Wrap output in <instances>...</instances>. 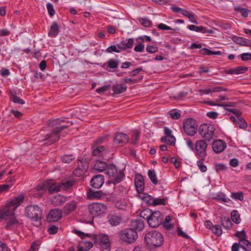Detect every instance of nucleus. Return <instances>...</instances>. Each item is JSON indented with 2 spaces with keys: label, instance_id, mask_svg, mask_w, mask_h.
<instances>
[{
  "label": "nucleus",
  "instance_id": "1",
  "mask_svg": "<svg viewBox=\"0 0 251 251\" xmlns=\"http://www.w3.org/2000/svg\"><path fill=\"white\" fill-rule=\"evenodd\" d=\"M65 122L64 119H57L50 120L48 122L50 126H55L54 128L48 133L41 132L39 135L41 139L39 141L40 143L44 142L43 144L51 145L58 141L60 138L59 133L64 129L68 128L73 125V122L70 121L66 122V125H62Z\"/></svg>",
  "mask_w": 251,
  "mask_h": 251
},
{
  "label": "nucleus",
  "instance_id": "2",
  "mask_svg": "<svg viewBox=\"0 0 251 251\" xmlns=\"http://www.w3.org/2000/svg\"><path fill=\"white\" fill-rule=\"evenodd\" d=\"M24 199V197L21 195L11 200L5 207L0 211V220L5 219L8 215L11 214L22 203Z\"/></svg>",
  "mask_w": 251,
  "mask_h": 251
},
{
  "label": "nucleus",
  "instance_id": "3",
  "mask_svg": "<svg viewBox=\"0 0 251 251\" xmlns=\"http://www.w3.org/2000/svg\"><path fill=\"white\" fill-rule=\"evenodd\" d=\"M144 239L146 243L150 247H159L164 242L163 235L156 230L147 233Z\"/></svg>",
  "mask_w": 251,
  "mask_h": 251
},
{
  "label": "nucleus",
  "instance_id": "4",
  "mask_svg": "<svg viewBox=\"0 0 251 251\" xmlns=\"http://www.w3.org/2000/svg\"><path fill=\"white\" fill-rule=\"evenodd\" d=\"M25 214L33 221V224L35 226L38 227L41 225L42 211L38 206H26Z\"/></svg>",
  "mask_w": 251,
  "mask_h": 251
},
{
  "label": "nucleus",
  "instance_id": "5",
  "mask_svg": "<svg viewBox=\"0 0 251 251\" xmlns=\"http://www.w3.org/2000/svg\"><path fill=\"white\" fill-rule=\"evenodd\" d=\"M15 211V210L11 214L6 217H8L4 226L5 228L7 230H15L23 226V221L14 215Z\"/></svg>",
  "mask_w": 251,
  "mask_h": 251
},
{
  "label": "nucleus",
  "instance_id": "6",
  "mask_svg": "<svg viewBox=\"0 0 251 251\" xmlns=\"http://www.w3.org/2000/svg\"><path fill=\"white\" fill-rule=\"evenodd\" d=\"M119 237L123 242L131 244L138 238V234L136 231L133 230V228H129L121 230L119 233Z\"/></svg>",
  "mask_w": 251,
  "mask_h": 251
},
{
  "label": "nucleus",
  "instance_id": "7",
  "mask_svg": "<svg viewBox=\"0 0 251 251\" xmlns=\"http://www.w3.org/2000/svg\"><path fill=\"white\" fill-rule=\"evenodd\" d=\"M93 169L100 172L107 171L106 173H109L111 171L112 173H123L122 171H118L116 167L113 164L107 165L105 162L97 160L95 163Z\"/></svg>",
  "mask_w": 251,
  "mask_h": 251
},
{
  "label": "nucleus",
  "instance_id": "8",
  "mask_svg": "<svg viewBox=\"0 0 251 251\" xmlns=\"http://www.w3.org/2000/svg\"><path fill=\"white\" fill-rule=\"evenodd\" d=\"M215 128L210 124H203L201 125L199 129V132L201 137L207 141H210L213 139Z\"/></svg>",
  "mask_w": 251,
  "mask_h": 251
},
{
  "label": "nucleus",
  "instance_id": "9",
  "mask_svg": "<svg viewBox=\"0 0 251 251\" xmlns=\"http://www.w3.org/2000/svg\"><path fill=\"white\" fill-rule=\"evenodd\" d=\"M183 127L184 132L188 135L192 136L196 133L198 126L195 120L189 118L183 121Z\"/></svg>",
  "mask_w": 251,
  "mask_h": 251
},
{
  "label": "nucleus",
  "instance_id": "10",
  "mask_svg": "<svg viewBox=\"0 0 251 251\" xmlns=\"http://www.w3.org/2000/svg\"><path fill=\"white\" fill-rule=\"evenodd\" d=\"M207 143L203 140H199L196 141L195 145V151L196 155L202 159H204L207 155L206 149Z\"/></svg>",
  "mask_w": 251,
  "mask_h": 251
},
{
  "label": "nucleus",
  "instance_id": "11",
  "mask_svg": "<svg viewBox=\"0 0 251 251\" xmlns=\"http://www.w3.org/2000/svg\"><path fill=\"white\" fill-rule=\"evenodd\" d=\"M163 219V215L160 212L158 211L152 212L148 217V223L149 226L155 228L162 224Z\"/></svg>",
  "mask_w": 251,
  "mask_h": 251
},
{
  "label": "nucleus",
  "instance_id": "12",
  "mask_svg": "<svg viewBox=\"0 0 251 251\" xmlns=\"http://www.w3.org/2000/svg\"><path fill=\"white\" fill-rule=\"evenodd\" d=\"M88 209L91 215L98 216L106 211V206L100 203H93L88 206Z\"/></svg>",
  "mask_w": 251,
  "mask_h": 251
},
{
  "label": "nucleus",
  "instance_id": "13",
  "mask_svg": "<svg viewBox=\"0 0 251 251\" xmlns=\"http://www.w3.org/2000/svg\"><path fill=\"white\" fill-rule=\"evenodd\" d=\"M93 241L98 243L103 249H107L110 246L109 238L106 235H96L93 236Z\"/></svg>",
  "mask_w": 251,
  "mask_h": 251
},
{
  "label": "nucleus",
  "instance_id": "14",
  "mask_svg": "<svg viewBox=\"0 0 251 251\" xmlns=\"http://www.w3.org/2000/svg\"><path fill=\"white\" fill-rule=\"evenodd\" d=\"M63 212L60 209L51 210L47 217L48 220L50 222H56L60 220L62 217Z\"/></svg>",
  "mask_w": 251,
  "mask_h": 251
},
{
  "label": "nucleus",
  "instance_id": "15",
  "mask_svg": "<svg viewBox=\"0 0 251 251\" xmlns=\"http://www.w3.org/2000/svg\"><path fill=\"white\" fill-rule=\"evenodd\" d=\"M109 151L103 146H100L93 150V154L94 156L102 157L104 159L108 158V154H109Z\"/></svg>",
  "mask_w": 251,
  "mask_h": 251
},
{
  "label": "nucleus",
  "instance_id": "16",
  "mask_svg": "<svg viewBox=\"0 0 251 251\" xmlns=\"http://www.w3.org/2000/svg\"><path fill=\"white\" fill-rule=\"evenodd\" d=\"M134 183L138 194H142L144 190V180L141 174H137L135 176Z\"/></svg>",
  "mask_w": 251,
  "mask_h": 251
},
{
  "label": "nucleus",
  "instance_id": "17",
  "mask_svg": "<svg viewBox=\"0 0 251 251\" xmlns=\"http://www.w3.org/2000/svg\"><path fill=\"white\" fill-rule=\"evenodd\" d=\"M44 185L46 189L48 188L49 191L50 193L57 192L62 190L60 186V183L57 184V183L54 182L52 180L46 181L44 183Z\"/></svg>",
  "mask_w": 251,
  "mask_h": 251
},
{
  "label": "nucleus",
  "instance_id": "18",
  "mask_svg": "<svg viewBox=\"0 0 251 251\" xmlns=\"http://www.w3.org/2000/svg\"><path fill=\"white\" fill-rule=\"evenodd\" d=\"M226 142L221 140H217L212 144V149L216 153L222 152L226 148Z\"/></svg>",
  "mask_w": 251,
  "mask_h": 251
},
{
  "label": "nucleus",
  "instance_id": "19",
  "mask_svg": "<svg viewBox=\"0 0 251 251\" xmlns=\"http://www.w3.org/2000/svg\"><path fill=\"white\" fill-rule=\"evenodd\" d=\"M104 176L102 175H96L91 179V185L95 188L99 189L100 188L104 183Z\"/></svg>",
  "mask_w": 251,
  "mask_h": 251
},
{
  "label": "nucleus",
  "instance_id": "20",
  "mask_svg": "<svg viewBox=\"0 0 251 251\" xmlns=\"http://www.w3.org/2000/svg\"><path fill=\"white\" fill-rule=\"evenodd\" d=\"M77 207V202L75 201H72L67 203L63 208V213L68 215L75 211Z\"/></svg>",
  "mask_w": 251,
  "mask_h": 251
},
{
  "label": "nucleus",
  "instance_id": "21",
  "mask_svg": "<svg viewBox=\"0 0 251 251\" xmlns=\"http://www.w3.org/2000/svg\"><path fill=\"white\" fill-rule=\"evenodd\" d=\"M122 220L121 217L118 214H110L107 217L108 223L111 226H117L120 224Z\"/></svg>",
  "mask_w": 251,
  "mask_h": 251
},
{
  "label": "nucleus",
  "instance_id": "22",
  "mask_svg": "<svg viewBox=\"0 0 251 251\" xmlns=\"http://www.w3.org/2000/svg\"><path fill=\"white\" fill-rule=\"evenodd\" d=\"M128 137L126 134L120 133L116 136L114 141L115 143L123 146L128 142Z\"/></svg>",
  "mask_w": 251,
  "mask_h": 251
},
{
  "label": "nucleus",
  "instance_id": "23",
  "mask_svg": "<svg viewBox=\"0 0 251 251\" xmlns=\"http://www.w3.org/2000/svg\"><path fill=\"white\" fill-rule=\"evenodd\" d=\"M134 40L132 38H129L127 40L122 41L117 44L118 48L121 51L125 50L126 49H131L133 47Z\"/></svg>",
  "mask_w": 251,
  "mask_h": 251
},
{
  "label": "nucleus",
  "instance_id": "24",
  "mask_svg": "<svg viewBox=\"0 0 251 251\" xmlns=\"http://www.w3.org/2000/svg\"><path fill=\"white\" fill-rule=\"evenodd\" d=\"M232 39L234 42L240 46L251 47V40L249 39L236 36H233Z\"/></svg>",
  "mask_w": 251,
  "mask_h": 251
},
{
  "label": "nucleus",
  "instance_id": "25",
  "mask_svg": "<svg viewBox=\"0 0 251 251\" xmlns=\"http://www.w3.org/2000/svg\"><path fill=\"white\" fill-rule=\"evenodd\" d=\"M248 69V68L247 67H243V66H238L235 68L229 69L228 70H226L225 71V73L227 74H243L246 71H247Z\"/></svg>",
  "mask_w": 251,
  "mask_h": 251
},
{
  "label": "nucleus",
  "instance_id": "26",
  "mask_svg": "<svg viewBox=\"0 0 251 251\" xmlns=\"http://www.w3.org/2000/svg\"><path fill=\"white\" fill-rule=\"evenodd\" d=\"M130 228H133V230L135 231H141L144 227V222L140 220H132L130 224Z\"/></svg>",
  "mask_w": 251,
  "mask_h": 251
},
{
  "label": "nucleus",
  "instance_id": "27",
  "mask_svg": "<svg viewBox=\"0 0 251 251\" xmlns=\"http://www.w3.org/2000/svg\"><path fill=\"white\" fill-rule=\"evenodd\" d=\"M89 167L88 162L81 159H79L78 161V165L75 169L76 172L81 171L82 173H85L87 172Z\"/></svg>",
  "mask_w": 251,
  "mask_h": 251
},
{
  "label": "nucleus",
  "instance_id": "28",
  "mask_svg": "<svg viewBox=\"0 0 251 251\" xmlns=\"http://www.w3.org/2000/svg\"><path fill=\"white\" fill-rule=\"evenodd\" d=\"M103 193L101 191H94L91 189H89L87 193V199L89 200L99 199L101 198Z\"/></svg>",
  "mask_w": 251,
  "mask_h": 251
},
{
  "label": "nucleus",
  "instance_id": "29",
  "mask_svg": "<svg viewBox=\"0 0 251 251\" xmlns=\"http://www.w3.org/2000/svg\"><path fill=\"white\" fill-rule=\"evenodd\" d=\"M235 235L239 239V242L241 248L249 243V241L246 239V234L244 231H237Z\"/></svg>",
  "mask_w": 251,
  "mask_h": 251
},
{
  "label": "nucleus",
  "instance_id": "30",
  "mask_svg": "<svg viewBox=\"0 0 251 251\" xmlns=\"http://www.w3.org/2000/svg\"><path fill=\"white\" fill-rule=\"evenodd\" d=\"M59 31V25L56 22H53L50 26L48 35L50 37H55Z\"/></svg>",
  "mask_w": 251,
  "mask_h": 251
},
{
  "label": "nucleus",
  "instance_id": "31",
  "mask_svg": "<svg viewBox=\"0 0 251 251\" xmlns=\"http://www.w3.org/2000/svg\"><path fill=\"white\" fill-rule=\"evenodd\" d=\"M66 198L63 196L58 195L54 197L52 200V203L55 206H61L66 201Z\"/></svg>",
  "mask_w": 251,
  "mask_h": 251
},
{
  "label": "nucleus",
  "instance_id": "32",
  "mask_svg": "<svg viewBox=\"0 0 251 251\" xmlns=\"http://www.w3.org/2000/svg\"><path fill=\"white\" fill-rule=\"evenodd\" d=\"M119 62L118 60L113 59H109L107 62L105 64L107 66V70L109 71H111V69H115L118 68Z\"/></svg>",
  "mask_w": 251,
  "mask_h": 251
},
{
  "label": "nucleus",
  "instance_id": "33",
  "mask_svg": "<svg viewBox=\"0 0 251 251\" xmlns=\"http://www.w3.org/2000/svg\"><path fill=\"white\" fill-rule=\"evenodd\" d=\"M127 87L121 84H117L112 87V90L115 94H120L126 92Z\"/></svg>",
  "mask_w": 251,
  "mask_h": 251
},
{
  "label": "nucleus",
  "instance_id": "34",
  "mask_svg": "<svg viewBox=\"0 0 251 251\" xmlns=\"http://www.w3.org/2000/svg\"><path fill=\"white\" fill-rule=\"evenodd\" d=\"M115 175L113 176L110 180L108 181L109 183L116 184L120 182L125 177V174H114Z\"/></svg>",
  "mask_w": 251,
  "mask_h": 251
},
{
  "label": "nucleus",
  "instance_id": "35",
  "mask_svg": "<svg viewBox=\"0 0 251 251\" xmlns=\"http://www.w3.org/2000/svg\"><path fill=\"white\" fill-rule=\"evenodd\" d=\"M188 28L192 31H195L196 32H201L202 33H206L208 32L206 27H204L202 26H197L195 25H189L188 26ZM209 33H212L213 31L212 30H210L208 31Z\"/></svg>",
  "mask_w": 251,
  "mask_h": 251
},
{
  "label": "nucleus",
  "instance_id": "36",
  "mask_svg": "<svg viewBox=\"0 0 251 251\" xmlns=\"http://www.w3.org/2000/svg\"><path fill=\"white\" fill-rule=\"evenodd\" d=\"M221 222L222 226L226 229L231 228L232 224L228 217H224L221 218Z\"/></svg>",
  "mask_w": 251,
  "mask_h": 251
},
{
  "label": "nucleus",
  "instance_id": "37",
  "mask_svg": "<svg viewBox=\"0 0 251 251\" xmlns=\"http://www.w3.org/2000/svg\"><path fill=\"white\" fill-rule=\"evenodd\" d=\"M213 199L217 200L220 202H229L230 201V200L226 198L225 195L222 192L217 194Z\"/></svg>",
  "mask_w": 251,
  "mask_h": 251
},
{
  "label": "nucleus",
  "instance_id": "38",
  "mask_svg": "<svg viewBox=\"0 0 251 251\" xmlns=\"http://www.w3.org/2000/svg\"><path fill=\"white\" fill-rule=\"evenodd\" d=\"M182 15L187 17L191 22L196 24H198L197 21L195 19L194 15L192 13L189 12L188 11L185 10H182Z\"/></svg>",
  "mask_w": 251,
  "mask_h": 251
},
{
  "label": "nucleus",
  "instance_id": "39",
  "mask_svg": "<svg viewBox=\"0 0 251 251\" xmlns=\"http://www.w3.org/2000/svg\"><path fill=\"white\" fill-rule=\"evenodd\" d=\"M46 190V188L43 184L39 185L37 186L36 188V193H35V196L36 197H42L44 194V192Z\"/></svg>",
  "mask_w": 251,
  "mask_h": 251
},
{
  "label": "nucleus",
  "instance_id": "40",
  "mask_svg": "<svg viewBox=\"0 0 251 251\" xmlns=\"http://www.w3.org/2000/svg\"><path fill=\"white\" fill-rule=\"evenodd\" d=\"M161 142L167 144L172 145L175 144V138L174 136L163 137L161 139Z\"/></svg>",
  "mask_w": 251,
  "mask_h": 251
},
{
  "label": "nucleus",
  "instance_id": "41",
  "mask_svg": "<svg viewBox=\"0 0 251 251\" xmlns=\"http://www.w3.org/2000/svg\"><path fill=\"white\" fill-rule=\"evenodd\" d=\"M10 100L15 103L24 104H25V101L18 97L16 94H12L10 96Z\"/></svg>",
  "mask_w": 251,
  "mask_h": 251
},
{
  "label": "nucleus",
  "instance_id": "42",
  "mask_svg": "<svg viewBox=\"0 0 251 251\" xmlns=\"http://www.w3.org/2000/svg\"><path fill=\"white\" fill-rule=\"evenodd\" d=\"M142 78V77L140 79H132L130 78H125L122 79L121 82L123 83H126L129 84H133L134 83L139 82Z\"/></svg>",
  "mask_w": 251,
  "mask_h": 251
},
{
  "label": "nucleus",
  "instance_id": "43",
  "mask_svg": "<svg viewBox=\"0 0 251 251\" xmlns=\"http://www.w3.org/2000/svg\"><path fill=\"white\" fill-rule=\"evenodd\" d=\"M231 218L232 221L236 224H238L240 223V215L237 211H233L231 212Z\"/></svg>",
  "mask_w": 251,
  "mask_h": 251
},
{
  "label": "nucleus",
  "instance_id": "44",
  "mask_svg": "<svg viewBox=\"0 0 251 251\" xmlns=\"http://www.w3.org/2000/svg\"><path fill=\"white\" fill-rule=\"evenodd\" d=\"M148 175L151 180L155 185L157 184L159 182L162 181V179L160 177L157 176L156 174H148Z\"/></svg>",
  "mask_w": 251,
  "mask_h": 251
},
{
  "label": "nucleus",
  "instance_id": "45",
  "mask_svg": "<svg viewBox=\"0 0 251 251\" xmlns=\"http://www.w3.org/2000/svg\"><path fill=\"white\" fill-rule=\"evenodd\" d=\"M74 185L73 180H67L64 182L60 183V186L62 190H66L70 188Z\"/></svg>",
  "mask_w": 251,
  "mask_h": 251
},
{
  "label": "nucleus",
  "instance_id": "46",
  "mask_svg": "<svg viewBox=\"0 0 251 251\" xmlns=\"http://www.w3.org/2000/svg\"><path fill=\"white\" fill-rule=\"evenodd\" d=\"M211 230L215 235L217 236H220L222 234V228L219 225H215L211 228Z\"/></svg>",
  "mask_w": 251,
  "mask_h": 251
},
{
  "label": "nucleus",
  "instance_id": "47",
  "mask_svg": "<svg viewBox=\"0 0 251 251\" xmlns=\"http://www.w3.org/2000/svg\"><path fill=\"white\" fill-rule=\"evenodd\" d=\"M75 159L73 154L64 155L61 157V160L63 163H70Z\"/></svg>",
  "mask_w": 251,
  "mask_h": 251
},
{
  "label": "nucleus",
  "instance_id": "48",
  "mask_svg": "<svg viewBox=\"0 0 251 251\" xmlns=\"http://www.w3.org/2000/svg\"><path fill=\"white\" fill-rule=\"evenodd\" d=\"M74 232L76 233L79 237L81 238L82 239H84L85 237H91L93 239V236L94 234H92L90 233H84L83 232H81L79 230H77L76 229L74 230Z\"/></svg>",
  "mask_w": 251,
  "mask_h": 251
},
{
  "label": "nucleus",
  "instance_id": "49",
  "mask_svg": "<svg viewBox=\"0 0 251 251\" xmlns=\"http://www.w3.org/2000/svg\"><path fill=\"white\" fill-rule=\"evenodd\" d=\"M143 197L142 198V200L146 201L149 204H152L154 201V198L146 194H143Z\"/></svg>",
  "mask_w": 251,
  "mask_h": 251
},
{
  "label": "nucleus",
  "instance_id": "50",
  "mask_svg": "<svg viewBox=\"0 0 251 251\" xmlns=\"http://www.w3.org/2000/svg\"><path fill=\"white\" fill-rule=\"evenodd\" d=\"M231 197L236 200L242 201L244 198L243 194L242 192L232 193Z\"/></svg>",
  "mask_w": 251,
  "mask_h": 251
},
{
  "label": "nucleus",
  "instance_id": "51",
  "mask_svg": "<svg viewBox=\"0 0 251 251\" xmlns=\"http://www.w3.org/2000/svg\"><path fill=\"white\" fill-rule=\"evenodd\" d=\"M235 125L236 126L238 125L239 127L242 129H245L247 126V124L246 121L241 117L238 118L237 122H236Z\"/></svg>",
  "mask_w": 251,
  "mask_h": 251
},
{
  "label": "nucleus",
  "instance_id": "52",
  "mask_svg": "<svg viewBox=\"0 0 251 251\" xmlns=\"http://www.w3.org/2000/svg\"><path fill=\"white\" fill-rule=\"evenodd\" d=\"M106 51L108 53H112L113 52H120L121 51V50L119 49L117 45L110 46L106 49Z\"/></svg>",
  "mask_w": 251,
  "mask_h": 251
},
{
  "label": "nucleus",
  "instance_id": "53",
  "mask_svg": "<svg viewBox=\"0 0 251 251\" xmlns=\"http://www.w3.org/2000/svg\"><path fill=\"white\" fill-rule=\"evenodd\" d=\"M208 104L210 105H217L219 106H234V103L231 102L216 104L214 102L210 101L208 102Z\"/></svg>",
  "mask_w": 251,
  "mask_h": 251
},
{
  "label": "nucleus",
  "instance_id": "54",
  "mask_svg": "<svg viewBox=\"0 0 251 251\" xmlns=\"http://www.w3.org/2000/svg\"><path fill=\"white\" fill-rule=\"evenodd\" d=\"M203 160L204 159L201 158V159L197 162L198 166L200 171L202 172H205L207 170L206 166L203 164Z\"/></svg>",
  "mask_w": 251,
  "mask_h": 251
},
{
  "label": "nucleus",
  "instance_id": "55",
  "mask_svg": "<svg viewBox=\"0 0 251 251\" xmlns=\"http://www.w3.org/2000/svg\"><path fill=\"white\" fill-rule=\"evenodd\" d=\"M166 204V199L164 198H158V199H154V201L152 203V205H165Z\"/></svg>",
  "mask_w": 251,
  "mask_h": 251
},
{
  "label": "nucleus",
  "instance_id": "56",
  "mask_svg": "<svg viewBox=\"0 0 251 251\" xmlns=\"http://www.w3.org/2000/svg\"><path fill=\"white\" fill-rule=\"evenodd\" d=\"M47 8L49 15L50 17H52L55 15V12L53 9V5L50 3H48L47 4Z\"/></svg>",
  "mask_w": 251,
  "mask_h": 251
},
{
  "label": "nucleus",
  "instance_id": "57",
  "mask_svg": "<svg viewBox=\"0 0 251 251\" xmlns=\"http://www.w3.org/2000/svg\"><path fill=\"white\" fill-rule=\"evenodd\" d=\"M235 10L240 12L243 17H248V12L247 9L241 7H237L235 8Z\"/></svg>",
  "mask_w": 251,
  "mask_h": 251
},
{
  "label": "nucleus",
  "instance_id": "58",
  "mask_svg": "<svg viewBox=\"0 0 251 251\" xmlns=\"http://www.w3.org/2000/svg\"><path fill=\"white\" fill-rule=\"evenodd\" d=\"M152 211L151 210H144L142 211L140 213L141 217H142L144 219H146L148 221V217L150 216V214L151 213Z\"/></svg>",
  "mask_w": 251,
  "mask_h": 251
},
{
  "label": "nucleus",
  "instance_id": "59",
  "mask_svg": "<svg viewBox=\"0 0 251 251\" xmlns=\"http://www.w3.org/2000/svg\"><path fill=\"white\" fill-rule=\"evenodd\" d=\"M146 50L149 53H154L158 51V47L153 45L148 46L146 47Z\"/></svg>",
  "mask_w": 251,
  "mask_h": 251
},
{
  "label": "nucleus",
  "instance_id": "60",
  "mask_svg": "<svg viewBox=\"0 0 251 251\" xmlns=\"http://www.w3.org/2000/svg\"><path fill=\"white\" fill-rule=\"evenodd\" d=\"M139 137L140 134L139 132H138L137 131H135L131 138L132 144L133 145H135L139 140Z\"/></svg>",
  "mask_w": 251,
  "mask_h": 251
},
{
  "label": "nucleus",
  "instance_id": "61",
  "mask_svg": "<svg viewBox=\"0 0 251 251\" xmlns=\"http://www.w3.org/2000/svg\"><path fill=\"white\" fill-rule=\"evenodd\" d=\"M170 116L173 119H178L180 117V114L178 111L172 110L170 112Z\"/></svg>",
  "mask_w": 251,
  "mask_h": 251
},
{
  "label": "nucleus",
  "instance_id": "62",
  "mask_svg": "<svg viewBox=\"0 0 251 251\" xmlns=\"http://www.w3.org/2000/svg\"><path fill=\"white\" fill-rule=\"evenodd\" d=\"M139 22L142 25H143L145 27L150 26V25L151 24V21H150L148 19H144V18L141 19L139 20Z\"/></svg>",
  "mask_w": 251,
  "mask_h": 251
},
{
  "label": "nucleus",
  "instance_id": "63",
  "mask_svg": "<svg viewBox=\"0 0 251 251\" xmlns=\"http://www.w3.org/2000/svg\"><path fill=\"white\" fill-rule=\"evenodd\" d=\"M145 46L143 44L140 43L138 45L135 46L134 50L136 52H142L144 51Z\"/></svg>",
  "mask_w": 251,
  "mask_h": 251
},
{
  "label": "nucleus",
  "instance_id": "64",
  "mask_svg": "<svg viewBox=\"0 0 251 251\" xmlns=\"http://www.w3.org/2000/svg\"><path fill=\"white\" fill-rule=\"evenodd\" d=\"M241 57L243 61L251 60V53H243L241 54Z\"/></svg>",
  "mask_w": 251,
  "mask_h": 251
}]
</instances>
